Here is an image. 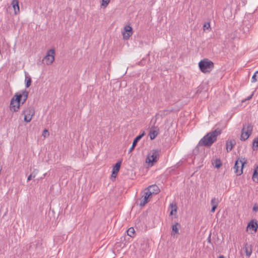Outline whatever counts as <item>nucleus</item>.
<instances>
[{"label":"nucleus","instance_id":"f257e3e1","mask_svg":"<svg viewBox=\"0 0 258 258\" xmlns=\"http://www.w3.org/2000/svg\"><path fill=\"white\" fill-rule=\"evenodd\" d=\"M222 133L219 128L211 131L206 135L199 142V145L210 147L217 140V137Z\"/></svg>","mask_w":258,"mask_h":258},{"label":"nucleus","instance_id":"f03ea898","mask_svg":"<svg viewBox=\"0 0 258 258\" xmlns=\"http://www.w3.org/2000/svg\"><path fill=\"white\" fill-rule=\"evenodd\" d=\"M201 71L204 73H210L214 68V63L208 59L201 60L199 63Z\"/></svg>","mask_w":258,"mask_h":258},{"label":"nucleus","instance_id":"7ed1b4c3","mask_svg":"<svg viewBox=\"0 0 258 258\" xmlns=\"http://www.w3.org/2000/svg\"><path fill=\"white\" fill-rule=\"evenodd\" d=\"M247 163V159L245 158H238L235 163L233 169L237 175H240L242 173L243 168L244 164Z\"/></svg>","mask_w":258,"mask_h":258},{"label":"nucleus","instance_id":"20e7f679","mask_svg":"<svg viewBox=\"0 0 258 258\" xmlns=\"http://www.w3.org/2000/svg\"><path fill=\"white\" fill-rule=\"evenodd\" d=\"M253 126L249 123L243 124L240 137L241 140L245 141L251 134Z\"/></svg>","mask_w":258,"mask_h":258},{"label":"nucleus","instance_id":"39448f33","mask_svg":"<svg viewBox=\"0 0 258 258\" xmlns=\"http://www.w3.org/2000/svg\"><path fill=\"white\" fill-rule=\"evenodd\" d=\"M23 114L24 115V121L27 122H29L31 120L32 117L35 114V110L34 107L32 106L27 107L23 110Z\"/></svg>","mask_w":258,"mask_h":258},{"label":"nucleus","instance_id":"423d86ee","mask_svg":"<svg viewBox=\"0 0 258 258\" xmlns=\"http://www.w3.org/2000/svg\"><path fill=\"white\" fill-rule=\"evenodd\" d=\"M55 51L51 49L47 51L46 56L43 59V61L47 65L51 64L54 60Z\"/></svg>","mask_w":258,"mask_h":258},{"label":"nucleus","instance_id":"0eeeda50","mask_svg":"<svg viewBox=\"0 0 258 258\" xmlns=\"http://www.w3.org/2000/svg\"><path fill=\"white\" fill-rule=\"evenodd\" d=\"M159 156V151L157 150H153L148 154L146 159V163H148V164L151 163L152 165L153 163L157 161Z\"/></svg>","mask_w":258,"mask_h":258},{"label":"nucleus","instance_id":"6e6552de","mask_svg":"<svg viewBox=\"0 0 258 258\" xmlns=\"http://www.w3.org/2000/svg\"><path fill=\"white\" fill-rule=\"evenodd\" d=\"M19 97H13L11 100L10 105V108L11 111L16 112L18 111L20 109V105H21V102L19 101Z\"/></svg>","mask_w":258,"mask_h":258},{"label":"nucleus","instance_id":"1a4fd4ad","mask_svg":"<svg viewBox=\"0 0 258 258\" xmlns=\"http://www.w3.org/2000/svg\"><path fill=\"white\" fill-rule=\"evenodd\" d=\"M150 193V191H146L145 190L142 197L140 199V203L139 205L140 206H144L149 202V199L152 197Z\"/></svg>","mask_w":258,"mask_h":258},{"label":"nucleus","instance_id":"9d476101","mask_svg":"<svg viewBox=\"0 0 258 258\" xmlns=\"http://www.w3.org/2000/svg\"><path fill=\"white\" fill-rule=\"evenodd\" d=\"M28 92L27 91H23L21 93H17L14 95V97H19V101L21 102V105L23 104L27 100L28 96Z\"/></svg>","mask_w":258,"mask_h":258},{"label":"nucleus","instance_id":"9b49d317","mask_svg":"<svg viewBox=\"0 0 258 258\" xmlns=\"http://www.w3.org/2000/svg\"><path fill=\"white\" fill-rule=\"evenodd\" d=\"M133 34V29L130 25L125 26L122 32L123 38L127 40Z\"/></svg>","mask_w":258,"mask_h":258},{"label":"nucleus","instance_id":"f8f14e48","mask_svg":"<svg viewBox=\"0 0 258 258\" xmlns=\"http://www.w3.org/2000/svg\"><path fill=\"white\" fill-rule=\"evenodd\" d=\"M121 164V161H118L114 166L113 167L112 171V177L115 178L120 168Z\"/></svg>","mask_w":258,"mask_h":258},{"label":"nucleus","instance_id":"ddd939ff","mask_svg":"<svg viewBox=\"0 0 258 258\" xmlns=\"http://www.w3.org/2000/svg\"><path fill=\"white\" fill-rule=\"evenodd\" d=\"M146 191H150L151 195L152 196L153 194H157L159 191V188L157 185L154 184L149 186L145 190Z\"/></svg>","mask_w":258,"mask_h":258},{"label":"nucleus","instance_id":"4468645a","mask_svg":"<svg viewBox=\"0 0 258 258\" xmlns=\"http://www.w3.org/2000/svg\"><path fill=\"white\" fill-rule=\"evenodd\" d=\"M144 136V134L138 136L134 140L133 145L129 150V153L131 152L137 145V143L141 139V138Z\"/></svg>","mask_w":258,"mask_h":258},{"label":"nucleus","instance_id":"2eb2a0df","mask_svg":"<svg viewBox=\"0 0 258 258\" xmlns=\"http://www.w3.org/2000/svg\"><path fill=\"white\" fill-rule=\"evenodd\" d=\"M244 249L247 257H249L252 253V246L248 243H245Z\"/></svg>","mask_w":258,"mask_h":258},{"label":"nucleus","instance_id":"dca6fc26","mask_svg":"<svg viewBox=\"0 0 258 258\" xmlns=\"http://www.w3.org/2000/svg\"><path fill=\"white\" fill-rule=\"evenodd\" d=\"M12 5L13 6L15 14H17L20 12L18 0H13Z\"/></svg>","mask_w":258,"mask_h":258},{"label":"nucleus","instance_id":"f3484780","mask_svg":"<svg viewBox=\"0 0 258 258\" xmlns=\"http://www.w3.org/2000/svg\"><path fill=\"white\" fill-rule=\"evenodd\" d=\"M170 208L171 209L170 215L175 214L177 210V206L175 202H172L170 204Z\"/></svg>","mask_w":258,"mask_h":258},{"label":"nucleus","instance_id":"a211bd4d","mask_svg":"<svg viewBox=\"0 0 258 258\" xmlns=\"http://www.w3.org/2000/svg\"><path fill=\"white\" fill-rule=\"evenodd\" d=\"M234 144H235L234 141L230 140V141H227V142H226V150L228 152L230 151L232 149L233 147L234 146Z\"/></svg>","mask_w":258,"mask_h":258},{"label":"nucleus","instance_id":"6ab92c4d","mask_svg":"<svg viewBox=\"0 0 258 258\" xmlns=\"http://www.w3.org/2000/svg\"><path fill=\"white\" fill-rule=\"evenodd\" d=\"M247 228L255 232L257 228V224L256 223L251 221L248 224Z\"/></svg>","mask_w":258,"mask_h":258},{"label":"nucleus","instance_id":"aec40b11","mask_svg":"<svg viewBox=\"0 0 258 258\" xmlns=\"http://www.w3.org/2000/svg\"><path fill=\"white\" fill-rule=\"evenodd\" d=\"M39 170L37 169H35L33 170V172L30 174V175L28 177L27 180L29 181L32 178H35L37 174L38 173Z\"/></svg>","mask_w":258,"mask_h":258},{"label":"nucleus","instance_id":"412c9836","mask_svg":"<svg viewBox=\"0 0 258 258\" xmlns=\"http://www.w3.org/2000/svg\"><path fill=\"white\" fill-rule=\"evenodd\" d=\"M252 179L254 181L258 182V165L254 169L252 175Z\"/></svg>","mask_w":258,"mask_h":258},{"label":"nucleus","instance_id":"4be33fe9","mask_svg":"<svg viewBox=\"0 0 258 258\" xmlns=\"http://www.w3.org/2000/svg\"><path fill=\"white\" fill-rule=\"evenodd\" d=\"M158 134V132L156 130H151L150 131L149 135L151 140L154 139Z\"/></svg>","mask_w":258,"mask_h":258},{"label":"nucleus","instance_id":"5701e85b","mask_svg":"<svg viewBox=\"0 0 258 258\" xmlns=\"http://www.w3.org/2000/svg\"><path fill=\"white\" fill-rule=\"evenodd\" d=\"M179 225L178 223H176L175 224L173 225L172 226V232L171 234L173 235L174 233L178 234V228L177 226Z\"/></svg>","mask_w":258,"mask_h":258},{"label":"nucleus","instance_id":"b1692460","mask_svg":"<svg viewBox=\"0 0 258 258\" xmlns=\"http://www.w3.org/2000/svg\"><path fill=\"white\" fill-rule=\"evenodd\" d=\"M203 30L204 31L208 30V31H210L211 30L210 23V22H206L203 26Z\"/></svg>","mask_w":258,"mask_h":258},{"label":"nucleus","instance_id":"393cba45","mask_svg":"<svg viewBox=\"0 0 258 258\" xmlns=\"http://www.w3.org/2000/svg\"><path fill=\"white\" fill-rule=\"evenodd\" d=\"M252 148L253 150H256L258 149V138H256L253 140Z\"/></svg>","mask_w":258,"mask_h":258},{"label":"nucleus","instance_id":"a878e982","mask_svg":"<svg viewBox=\"0 0 258 258\" xmlns=\"http://www.w3.org/2000/svg\"><path fill=\"white\" fill-rule=\"evenodd\" d=\"M127 235L130 236V237H134L135 235V230L134 228L131 227L128 228V229L127 231Z\"/></svg>","mask_w":258,"mask_h":258},{"label":"nucleus","instance_id":"bb28decb","mask_svg":"<svg viewBox=\"0 0 258 258\" xmlns=\"http://www.w3.org/2000/svg\"><path fill=\"white\" fill-rule=\"evenodd\" d=\"M211 205L212 206H218L219 203V200L216 198H214L211 200Z\"/></svg>","mask_w":258,"mask_h":258},{"label":"nucleus","instance_id":"cd10ccee","mask_svg":"<svg viewBox=\"0 0 258 258\" xmlns=\"http://www.w3.org/2000/svg\"><path fill=\"white\" fill-rule=\"evenodd\" d=\"M101 6L106 8L110 3V0H101Z\"/></svg>","mask_w":258,"mask_h":258},{"label":"nucleus","instance_id":"c85d7f7f","mask_svg":"<svg viewBox=\"0 0 258 258\" xmlns=\"http://www.w3.org/2000/svg\"><path fill=\"white\" fill-rule=\"evenodd\" d=\"M222 166V163L220 159H218L215 160V167L220 168Z\"/></svg>","mask_w":258,"mask_h":258},{"label":"nucleus","instance_id":"c756f323","mask_svg":"<svg viewBox=\"0 0 258 258\" xmlns=\"http://www.w3.org/2000/svg\"><path fill=\"white\" fill-rule=\"evenodd\" d=\"M26 87L27 88H28L30 85L31 83V79L30 77H26Z\"/></svg>","mask_w":258,"mask_h":258},{"label":"nucleus","instance_id":"7c9ffc66","mask_svg":"<svg viewBox=\"0 0 258 258\" xmlns=\"http://www.w3.org/2000/svg\"><path fill=\"white\" fill-rule=\"evenodd\" d=\"M258 74V71H256L255 72V73L254 74V75H253V76L252 77V78H251V82L252 83H254L257 81V79H256V74Z\"/></svg>","mask_w":258,"mask_h":258},{"label":"nucleus","instance_id":"2f4dec72","mask_svg":"<svg viewBox=\"0 0 258 258\" xmlns=\"http://www.w3.org/2000/svg\"><path fill=\"white\" fill-rule=\"evenodd\" d=\"M42 136L44 138L47 137H48L49 136V132H48V131L47 129H45L43 131V134H42Z\"/></svg>","mask_w":258,"mask_h":258},{"label":"nucleus","instance_id":"473e14b6","mask_svg":"<svg viewBox=\"0 0 258 258\" xmlns=\"http://www.w3.org/2000/svg\"><path fill=\"white\" fill-rule=\"evenodd\" d=\"M254 94V92L251 94V95H250L249 96H248L247 98L245 99L244 100H243L242 102H244V101H245L246 100H250L253 96Z\"/></svg>","mask_w":258,"mask_h":258},{"label":"nucleus","instance_id":"72a5a7b5","mask_svg":"<svg viewBox=\"0 0 258 258\" xmlns=\"http://www.w3.org/2000/svg\"><path fill=\"white\" fill-rule=\"evenodd\" d=\"M252 210H253V211H255V212L257 211V210H258V206L257 205H255L253 206V207L252 208Z\"/></svg>","mask_w":258,"mask_h":258},{"label":"nucleus","instance_id":"f704fd0d","mask_svg":"<svg viewBox=\"0 0 258 258\" xmlns=\"http://www.w3.org/2000/svg\"><path fill=\"white\" fill-rule=\"evenodd\" d=\"M217 207L218 206H212V209H211V212L214 213L215 211V210H216V208H217Z\"/></svg>","mask_w":258,"mask_h":258},{"label":"nucleus","instance_id":"c9c22d12","mask_svg":"<svg viewBox=\"0 0 258 258\" xmlns=\"http://www.w3.org/2000/svg\"><path fill=\"white\" fill-rule=\"evenodd\" d=\"M219 258H225V257L223 255H220Z\"/></svg>","mask_w":258,"mask_h":258},{"label":"nucleus","instance_id":"e433bc0d","mask_svg":"<svg viewBox=\"0 0 258 258\" xmlns=\"http://www.w3.org/2000/svg\"><path fill=\"white\" fill-rule=\"evenodd\" d=\"M46 174H47V173H45V174H44V175H43V177L45 176L46 175Z\"/></svg>","mask_w":258,"mask_h":258}]
</instances>
